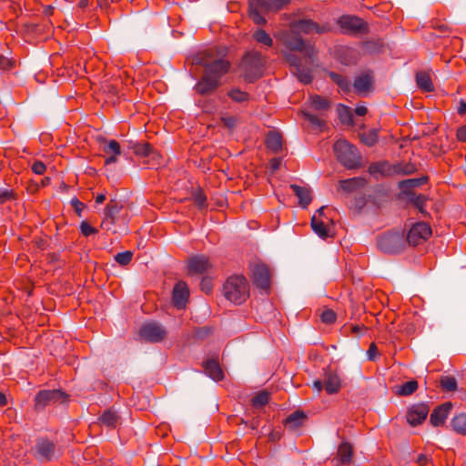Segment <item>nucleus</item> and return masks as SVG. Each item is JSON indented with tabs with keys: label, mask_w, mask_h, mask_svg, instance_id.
<instances>
[{
	"label": "nucleus",
	"mask_w": 466,
	"mask_h": 466,
	"mask_svg": "<svg viewBox=\"0 0 466 466\" xmlns=\"http://www.w3.org/2000/svg\"><path fill=\"white\" fill-rule=\"evenodd\" d=\"M223 295L228 300L237 305L242 304L249 296L247 279L238 275L229 277L223 285Z\"/></svg>",
	"instance_id": "obj_1"
},
{
	"label": "nucleus",
	"mask_w": 466,
	"mask_h": 466,
	"mask_svg": "<svg viewBox=\"0 0 466 466\" xmlns=\"http://www.w3.org/2000/svg\"><path fill=\"white\" fill-rule=\"evenodd\" d=\"M289 0H249V16L257 25H265L264 15L269 12H277L289 4Z\"/></svg>",
	"instance_id": "obj_2"
},
{
	"label": "nucleus",
	"mask_w": 466,
	"mask_h": 466,
	"mask_svg": "<svg viewBox=\"0 0 466 466\" xmlns=\"http://www.w3.org/2000/svg\"><path fill=\"white\" fill-rule=\"evenodd\" d=\"M264 64L265 59L260 53L256 51L246 53L240 64L245 80L248 83H252L261 77Z\"/></svg>",
	"instance_id": "obj_3"
},
{
	"label": "nucleus",
	"mask_w": 466,
	"mask_h": 466,
	"mask_svg": "<svg viewBox=\"0 0 466 466\" xmlns=\"http://www.w3.org/2000/svg\"><path fill=\"white\" fill-rule=\"evenodd\" d=\"M339 163L349 169L357 168L360 165V156L357 147L347 140H338L333 146Z\"/></svg>",
	"instance_id": "obj_4"
},
{
	"label": "nucleus",
	"mask_w": 466,
	"mask_h": 466,
	"mask_svg": "<svg viewBox=\"0 0 466 466\" xmlns=\"http://www.w3.org/2000/svg\"><path fill=\"white\" fill-rule=\"evenodd\" d=\"M197 64L204 67V74L218 80V82H220L222 76L226 75L230 68L229 61L224 58L209 61L208 52H205L197 58Z\"/></svg>",
	"instance_id": "obj_5"
},
{
	"label": "nucleus",
	"mask_w": 466,
	"mask_h": 466,
	"mask_svg": "<svg viewBox=\"0 0 466 466\" xmlns=\"http://www.w3.org/2000/svg\"><path fill=\"white\" fill-rule=\"evenodd\" d=\"M405 247L404 237L399 232H389L379 237L378 248L384 253L394 254Z\"/></svg>",
	"instance_id": "obj_6"
},
{
	"label": "nucleus",
	"mask_w": 466,
	"mask_h": 466,
	"mask_svg": "<svg viewBox=\"0 0 466 466\" xmlns=\"http://www.w3.org/2000/svg\"><path fill=\"white\" fill-rule=\"evenodd\" d=\"M67 395L60 390H40L35 398L36 410H44L46 406L66 401Z\"/></svg>",
	"instance_id": "obj_7"
},
{
	"label": "nucleus",
	"mask_w": 466,
	"mask_h": 466,
	"mask_svg": "<svg viewBox=\"0 0 466 466\" xmlns=\"http://www.w3.org/2000/svg\"><path fill=\"white\" fill-rule=\"evenodd\" d=\"M56 444L46 439L38 438L33 449L34 457L39 461H50L56 457Z\"/></svg>",
	"instance_id": "obj_8"
},
{
	"label": "nucleus",
	"mask_w": 466,
	"mask_h": 466,
	"mask_svg": "<svg viewBox=\"0 0 466 466\" xmlns=\"http://www.w3.org/2000/svg\"><path fill=\"white\" fill-rule=\"evenodd\" d=\"M431 228L425 222L415 223L407 234L406 241L412 246L425 242L431 236Z\"/></svg>",
	"instance_id": "obj_9"
},
{
	"label": "nucleus",
	"mask_w": 466,
	"mask_h": 466,
	"mask_svg": "<svg viewBox=\"0 0 466 466\" xmlns=\"http://www.w3.org/2000/svg\"><path fill=\"white\" fill-rule=\"evenodd\" d=\"M338 25L345 33L349 34L362 33L367 30V24L364 20L355 15H341L338 19Z\"/></svg>",
	"instance_id": "obj_10"
},
{
	"label": "nucleus",
	"mask_w": 466,
	"mask_h": 466,
	"mask_svg": "<svg viewBox=\"0 0 466 466\" xmlns=\"http://www.w3.org/2000/svg\"><path fill=\"white\" fill-rule=\"evenodd\" d=\"M290 28L291 32L294 34H322L329 30V25H319L310 19H300L299 21H295L291 24Z\"/></svg>",
	"instance_id": "obj_11"
},
{
	"label": "nucleus",
	"mask_w": 466,
	"mask_h": 466,
	"mask_svg": "<svg viewBox=\"0 0 466 466\" xmlns=\"http://www.w3.org/2000/svg\"><path fill=\"white\" fill-rule=\"evenodd\" d=\"M165 329L157 322L146 323L142 326L139 335L149 342H159L166 337Z\"/></svg>",
	"instance_id": "obj_12"
},
{
	"label": "nucleus",
	"mask_w": 466,
	"mask_h": 466,
	"mask_svg": "<svg viewBox=\"0 0 466 466\" xmlns=\"http://www.w3.org/2000/svg\"><path fill=\"white\" fill-rule=\"evenodd\" d=\"M122 208L123 206L119 202L111 199L104 209V218L100 225L101 228L107 231L111 230L116 222V216Z\"/></svg>",
	"instance_id": "obj_13"
},
{
	"label": "nucleus",
	"mask_w": 466,
	"mask_h": 466,
	"mask_svg": "<svg viewBox=\"0 0 466 466\" xmlns=\"http://www.w3.org/2000/svg\"><path fill=\"white\" fill-rule=\"evenodd\" d=\"M211 268V262L209 261L208 258L204 255L193 256L188 259L187 262L188 274L191 276L207 273Z\"/></svg>",
	"instance_id": "obj_14"
},
{
	"label": "nucleus",
	"mask_w": 466,
	"mask_h": 466,
	"mask_svg": "<svg viewBox=\"0 0 466 466\" xmlns=\"http://www.w3.org/2000/svg\"><path fill=\"white\" fill-rule=\"evenodd\" d=\"M429 411L430 408L427 404H413L409 408L406 414L408 423L413 427L422 423L427 418Z\"/></svg>",
	"instance_id": "obj_15"
},
{
	"label": "nucleus",
	"mask_w": 466,
	"mask_h": 466,
	"mask_svg": "<svg viewBox=\"0 0 466 466\" xmlns=\"http://www.w3.org/2000/svg\"><path fill=\"white\" fill-rule=\"evenodd\" d=\"M252 279L258 288L267 290L270 286V272L264 264H256L252 268Z\"/></svg>",
	"instance_id": "obj_16"
},
{
	"label": "nucleus",
	"mask_w": 466,
	"mask_h": 466,
	"mask_svg": "<svg viewBox=\"0 0 466 466\" xmlns=\"http://www.w3.org/2000/svg\"><path fill=\"white\" fill-rule=\"evenodd\" d=\"M353 87L358 95H366L374 88V76L371 71L362 72L356 76Z\"/></svg>",
	"instance_id": "obj_17"
},
{
	"label": "nucleus",
	"mask_w": 466,
	"mask_h": 466,
	"mask_svg": "<svg viewBox=\"0 0 466 466\" xmlns=\"http://www.w3.org/2000/svg\"><path fill=\"white\" fill-rule=\"evenodd\" d=\"M189 298V289L185 281H178L173 288L172 302L177 309H184Z\"/></svg>",
	"instance_id": "obj_18"
},
{
	"label": "nucleus",
	"mask_w": 466,
	"mask_h": 466,
	"mask_svg": "<svg viewBox=\"0 0 466 466\" xmlns=\"http://www.w3.org/2000/svg\"><path fill=\"white\" fill-rule=\"evenodd\" d=\"M221 85V82L212 78L203 73L200 79L195 86V90L201 96H208L213 94Z\"/></svg>",
	"instance_id": "obj_19"
},
{
	"label": "nucleus",
	"mask_w": 466,
	"mask_h": 466,
	"mask_svg": "<svg viewBox=\"0 0 466 466\" xmlns=\"http://www.w3.org/2000/svg\"><path fill=\"white\" fill-rule=\"evenodd\" d=\"M451 409L452 404L451 402H445L441 405L437 406L431 414V423L434 427L443 425Z\"/></svg>",
	"instance_id": "obj_20"
},
{
	"label": "nucleus",
	"mask_w": 466,
	"mask_h": 466,
	"mask_svg": "<svg viewBox=\"0 0 466 466\" xmlns=\"http://www.w3.org/2000/svg\"><path fill=\"white\" fill-rule=\"evenodd\" d=\"M353 456V448L347 442L343 441L339 444L337 455L333 458L332 461L336 466L348 465L351 462Z\"/></svg>",
	"instance_id": "obj_21"
},
{
	"label": "nucleus",
	"mask_w": 466,
	"mask_h": 466,
	"mask_svg": "<svg viewBox=\"0 0 466 466\" xmlns=\"http://www.w3.org/2000/svg\"><path fill=\"white\" fill-rule=\"evenodd\" d=\"M102 150L106 155L105 158L106 166L116 163L117 156L121 154V147L116 140H110L103 147Z\"/></svg>",
	"instance_id": "obj_22"
},
{
	"label": "nucleus",
	"mask_w": 466,
	"mask_h": 466,
	"mask_svg": "<svg viewBox=\"0 0 466 466\" xmlns=\"http://www.w3.org/2000/svg\"><path fill=\"white\" fill-rule=\"evenodd\" d=\"M341 387V380L339 375L332 371L328 370L325 372L324 389L328 394L337 393Z\"/></svg>",
	"instance_id": "obj_23"
},
{
	"label": "nucleus",
	"mask_w": 466,
	"mask_h": 466,
	"mask_svg": "<svg viewBox=\"0 0 466 466\" xmlns=\"http://www.w3.org/2000/svg\"><path fill=\"white\" fill-rule=\"evenodd\" d=\"M290 188L299 198L300 207L307 208L312 200V192L309 187L291 184Z\"/></svg>",
	"instance_id": "obj_24"
},
{
	"label": "nucleus",
	"mask_w": 466,
	"mask_h": 466,
	"mask_svg": "<svg viewBox=\"0 0 466 466\" xmlns=\"http://www.w3.org/2000/svg\"><path fill=\"white\" fill-rule=\"evenodd\" d=\"M203 366H204V369H205V372L212 380H214L216 381H219V380H223L224 372L221 370V368L219 366V363H218V361L217 360H214V359L208 360L204 363Z\"/></svg>",
	"instance_id": "obj_25"
},
{
	"label": "nucleus",
	"mask_w": 466,
	"mask_h": 466,
	"mask_svg": "<svg viewBox=\"0 0 466 466\" xmlns=\"http://www.w3.org/2000/svg\"><path fill=\"white\" fill-rule=\"evenodd\" d=\"M307 417L305 413L301 410H296L292 412L286 420H285V427L292 431L299 430L303 423L305 422Z\"/></svg>",
	"instance_id": "obj_26"
},
{
	"label": "nucleus",
	"mask_w": 466,
	"mask_h": 466,
	"mask_svg": "<svg viewBox=\"0 0 466 466\" xmlns=\"http://www.w3.org/2000/svg\"><path fill=\"white\" fill-rule=\"evenodd\" d=\"M416 84L418 87L423 92H432L434 85L431 80V76L429 71H419L415 75Z\"/></svg>",
	"instance_id": "obj_27"
},
{
	"label": "nucleus",
	"mask_w": 466,
	"mask_h": 466,
	"mask_svg": "<svg viewBox=\"0 0 466 466\" xmlns=\"http://www.w3.org/2000/svg\"><path fill=\"white\" fill-rule=\"evenodd\" d=\"M282 136L277 131H269L266 137V147L268 149L277 154L282 149Z\"/></svg>",
	"instance_id": "obj_28"
},
{
	"label": "nucleus",
	"mask_w": 466,
	"mask_h": 466,
	"mask_svg": "<svg viewBox=\"0 0 466 466\" xmlns=\"http://www.w3.org/2000/svg\"><path fill=\"white\" fill-rule=\"evenodd\" d=\"M134 153L142 157H150L155 159L156 157H161L157 152H156L149 143H137L133 146Z\"/></svg>",
	"instance_id": "obj_29"
},
{
	"label": "nucleus",
	"mask_w": 466,
	"mask_h": 466,
	"mask_svg": "<svg viewBox=\"0 0 466 466\" xmlns=\"http://www.w3.org/2000/svg\"><path fill=\"white\" fill-rule=\"evenodd\" d=\"M365 184L366 180L362 177H352L339 181L340 188L348 193L353 192L358 188L363 187Z\"/></svg>",
	"instance_id": "obj_30"
},
{
	"label": "nucleus",
	"mask_w": 466,
	"mask_h": 466,
	"mask_svg": "<svg viewBox=\"0 0 466 466\" xmlns=\"http://www.w3.org/2000/svg\"><path fill=\"white\" fill-rule=\"evenodd\" d=\"M393 168V165L387 161H382L370 164L369 171L370 174L379 173L383 176H392L394 175Z\"/></svg>",
	"instance_id": "obj_31"
},
{
	"label": "nucleus",
	"mask_w": 466,
	"mask_h": 466,
	"mask_svg": "<svg viewBox=\"0 0 466 466\" xmlns=\"http://www.w3.org/2000/svg\"><path fill=\"white\" fill-rule=\"evenodd\" d=\"M99 421L106 427L116 428L119 423V416L115 410L108 409L99 417Z\"/></svg>",
	"instance_id": "obj_32"
},
{
	"label": "nucleus",
	"mask_w": 466,
	"mask_h": 466,
	"mask_svg": "<svg viewBox=\"0 0 466 466\" xmlns=\"http://www.w3.org/2000/svg\"><path fill=\"white\" fill-rule=\"evenodd\" d=\"M452 430L461 435H466V413L461 412L454 416L451 421Z\"/></svg>",
	"instance_id": "obj_33"
},
{
	"label": "nucleus",
	"mask_w": 466,
	"mask_h": 466,
	"mask_svg": "<svg viewBox=\"0 0 466 466\" xmlns=\"http://www.w3.org/2000/svg\"><path fill=\"white\" fill-rule=\"evenodd\" d=\"M283 42L285 46L291 51H302L305 47L303 39L299 35H288Z\"/></svg>",
	"instance_id": "obj_34"
},
{
	"label": "nucleus",
	"mask_w": 466,
	"mask_h": 466,
	"mask_svg": "<svg viewBox=\"0 0 466 466\" xmlns=\"http://www.w3.org/2000/svg\"><path fill=\"white\" fill-rule=\"evenodd\" d=\"M360 141L367 147H371L376 145L379 138V129L371 128L368 131L359 134Z\"/></svg>",
	"instance_id": "obj_35"
},
{
	"label": "nucleus",
	"mask_w": 466,
	"mask_h": 466,
	"mask_svg": "<svg viewBox=\"0 0 466 466\" xmlns=\"http://www.w3.org/2000/svg\"><path fill=\"white\" fill-rule=\"evenodd\" d=\"M338 116L342 124L352 126L353 115L350 108L347 106L339 104L337 107Z\"/></svg>",
	"instance_id": "obj_36"
},
{
	"label": "nucleus",
	"mask_w": 466,
	"mask_h": 466,
	"mask_svg": "<svg viewBox=\"0 0 466 466\" xmlns=\"http://www.w3.org/2000/svg\"><path fill=\"white\" fill-rule=\"evenodd\" d=\"M311 228L313 231L321 238H326L329 235V230L324 221L313 215L311 218Z\"/></svg>",
	"instance_id": "obj_37"
},
{
	"label": "nucleus",
	"mask_w": 466,
	"mask_h": 466,
	"mask_svg": "<svg viewBox=\"0 0 466 466\" xmlns=\"http://www.w3.org/2000/svg\"><path fill=\"white\" fill-rule=\"evenodd\" d=\"M309 104L310 106L317 111H325L330 106L329 101L319 95L311 96L309 97Z\"/></svg>",
	"instance_id": "obj_38"
},
{
	"label": "nucleus",
	"mask_w": 466,
	"mask_h": 466,
	"mask_svg": "<svg viewBox=\"0 0 466 466\" xmlns=\"http://www.w3.org/2000/svg\"><path fill=\"white\" fill-rule=\"evenodd\" d=\"M393 166L394 175H411L417 170L415 164L411 162H400Z\"/></svg>",
	"instance_id": "obj_39"
},
{
	"label": "nucleus",
	"mask_w": 466,
	"mask_h": 466,
	"mask_svg": "<svg viewBox=\"0 0 466 466\" xmlns=\"http://www.w3.org/2000/svg\"><path fill=\"white\" fill-rule=\"evenodd\" d=\"M227 96L236 103H244L250 100V95L239 88H231L228 91Z\"/></svg>",
	"instance_id": "obj_40"
},
{
	"label": "nucleus",
	"mask_w": 466,
	"mask_h": 466,
	"mask_svg": "<svg viewBox=\"0 0 466 466\" xmlns=\"http://www.w3.org/2000/svg\"><path fill=\"white\" fill-rule=\"evenodd\" d=\"M329 77L343 92L348 93L350 91V81L346 76L335 72H330Z\"/></svg>",
	"instance_id": "obj_41"
},
{
	"label": "nucleus",
	"mask_w": 466,
	"mask_h": 466,
	"mask_svg": "<svg viewBox=\"0 0 466 466\" xmlns=\"http://www.w3.org/2000/svg\"><path fill=\"white\" fill-rule=\"evenodd\" d=\"M418 389V382L411 380L400 385L397 390V394L400 396H409L415 392Z\"/></svg>",
	"instance_id": "obj_42"
},
{
	"label": "nucleus",
	"mask_w": 466,
	"mask_h": 466,
	"mask_svg": "<svg viewBox=\"0 0 466 466\" xmlns=\"http://www.w3.org/2000/svg\"><path fill=\"white\" fill-rule=\"evenodd\" d=\"M303 117L308 120L316 129L322 130L326 125L325 120L321 119L319 116L311 114L308 111H301Z\"/></svg>",
	"instance_id": "obj_43"
},
{
	"label": "nucleus",
	"mask_w": 466,
	"mask_h": 466,
	"mask_svg": "<svg viewBox=\"0 0 466 466\" xmlns=\"http://www.w3.org/2000/svg\"><path fill=\"white\" fill-rule=\"evenodd\" d=\"M410 201L414 205V207H416L419 209V211L421 214H423V215L427 214L424 209V207H425V204L427 201V198L424 195H422V194L416 195L415 193L410 192Z\"/></svg>",
	"instance_id": "obj_44"
},
{
	"label": "nucleus",
	"mask_w": 466,
	"mask_h": 466,
	"mask_svg": "<svg viewBox=\"0 0 466 466\" xmlns=\"http://www.w3.org/2000/svg\"><path fill=\"white\" fill-rule=\"evenodd\" d=\"M440 385L443 391L451 392L457 390V380L452 376L441 377Z\"/></svg>",
	"instance_id": "obj_45"
},
{
	"label": "nucleus",
	"mask_w": 466,
	"mask_h": 466,
	"mask_svg": "<svg viewBox=\"0 0 466 466\" xmlns=\"http://www.w3.org/2000/svg\"><path fill=\"white\" fill-rule=\"evenodd\" d=\"M293 73L297 76L299 80L303 84H309L312 81L311 70L304 68L302 66L296 67Z\"/></svg>",
	"instance_id": "obj_46"
},
{
	"label": "nucleus",
	"mask_w": 466,
	"mask_h": 466,
	"mask_svg": "<svg viewBox=\"0 0 466 466\" xmlns=\"http://www.w3.org/2000/svg\"><path fill=\"white\" fill-rule=\"evenodd\" d=\"M253 38L262 45L272 46L273 40L270 35L263 29H258L253 33Z\"/></svg>",
	"instance_id": "obj_47"
},
{
	"label": "nucleus",
	"mask_w": 466,
	"mask_h": 466,
	"mask_svg": "<svg viewBox=\"0 0 466 466\" xmlns=\"http://www.w3.org/2000/svg\"><path fill=\"white\" fill-rule=\"evenodd\" d=\"M269 401V394L267 391L258 393L251 400V404L255 408H261L268 404Z\"/></svg>",
	"instance_id": "obj_48"
},
{
	"label": "nucleus",
	"mask_w": 466,
	"mask_h": 466,
	"mask_svg": "<svg viewBox=\"0 0 466 466\" xmlns=\"http://www.w3.org/2000/svg\"><path fill=\"white\" fill-rule=\"evenodd\" d=\"M428 180L427 177H422L419 178H409L402 180L399 183L400 188H406V187H419L424 183H426Z\"/></svg>",
	"instance_id": "obj_49"
},
{
	"label": "nucleus",
	"mask_w": 466,
	"mask_h": 466,
	"mask_svg": "<svg viewBox=\"0 0 466 466\" xmlns=\"http://www.w3.org/2000/svg\"><path fill=\"white\" fill-rule=\"evenodd\" d=\"M192 198H193L195 204L199 208H204L207 207V197L201 189H198V190L194 191Z\"/></svg>",
	"instance_id": "obj_50"
},
{
	"label": "nucleus",
	"mask_w": 466,
	"mask_h": 466,
	"mask_svg": "<svg viewBox=\"0 0 466 466\" xmlns=\"http://www.w3.org/2000/svg\"><path fill=\"white\" fill-rule=\"evenodd\" d=\"M132 257L131 251L119 252L115 256V260L121 266H127L130 263Z\"/></svg>",
	"instance_id": "obj_51"
},
{
	"label": "nucleus",
	"mask_w": 466,
	"mask_h": 466,
	"mask_svg": "<svg viewBox=\"0 0 466 466\" xmlns=\"http://www.w3.org/2000/svg\"><path fill=\"white\" fill-rule=\"evenodd\" d=\"M320 319L325 324H333L337 319V314L332 309H325L320 314Z\"/></svg>",
	"instance_id": "obj_52"
},
{
	"label": "nucleus",
	"mask_w": 466,
	"mask_h": 466,
	"mask_svg": "<svg viewBox=\"0 0 466 466\" xmlns=\"http://www.w3.org/2000/svg\"><path fill=\"white\" fill-rule=\"evenodd\" d=\"M15 198V193L13 189L0 188V205H3Z\"/></svg>",
	"instance_id": "obj_53"
},
{
	"label": "nucleus",
	"mask_w": 466,
	"mask_h": 466,
	"mask_svg": "<svg viewBox=\"0 0 466 466\" xmlns=\"http://www.w3.org/2000/svg\"><path fill=\"white\" fill-rule=\"evenodd\" d=\"M80 232L83 236L89 237L91 235L96 234L97 229L89 225L86 221H82L80 224Z\"/></svg>",
	"instance_id": "obj_54"
},
{
	"label": "nucleus",
	"mask_w": 466,
	"mask_h": 466,
	"mask_svg": "<svg viewBox=\"0 0 466 466\" xmlns=\"http://www.w3.org/2000/svg\"><path fill=\"white\" fill-rule=\"evenodd\" d=\"M212 288H213V285H212L211 279L207 278V277L202 278L201 282H200L201 290L204 291L205 293L208 294L211 292Z\"/></svg>",
	"instance_id": "obj_55"
},
{
	"label": "nucleus",
	"mask_w": 466,
	"mask_h": 466,
	"mask_svg": "<svg viewBox=\"0 0 466 466\" xmlns=\"http://www.w3.org/2000/svg\"><path fill=\"white\" fill-rule=\"evenodd\" d=\"M31 168L36 175H43L46 170V167L42 161H35Z\"/></svg>",
	"instance_id": "obj_56"
},
{
	"label": "nucleus",
	"mask_w": 466,
	"mask_h": 466,
	"mask_svg": "<svg viewBox=\"0 0 466 466\" xmlns=\"http://www.w3.org/2000/svg\"><path fill=\"white\" fill-rule=\"evenodd\" d=\"M286 59L289 63L290 66H292L293 71L296 69V67L301 66L300 59L295 55L288 54L286 56Z\"/></svg>",
	"instance_id": "obj_57"
},
{
	"label": "nucleus",
	"mask_w": 466,
	"mask_h": 466,
	"mask_svg": "<svg viewBox=\"0 0 466 466\" xmlns=\"http://www.w3.org/2000/svg\"><path fill=\"white\" fill-rule=\"evenodd\" d=\"M368 359L370 360H375L378 355V348L374 342H372L367 351Z\"/></svg>",
	"instance_id": "obj_58"
},
{
	"label": "nucleus",
	"mask_w": 466,
	"mask_h": 466,
	"mask_svg": "<svg viewBox=\"0 0 466 466\" xmlns=\"http://www.w3.org/2000/svg\"><path fill=\"white\" fill-rule=\"evenodd\" d=\"M71 205L75 208L77 215L81 216V212L85 208V204L79 201L77 198H73L71 200Z\"/></svg>",
	"instance_id": "obj_59"
},
{
	"label": "nucleus",
	"mask_w": 466,
	"mask_h": 466,
	"mask_svg": "<svg viewBox=\"0 0 466 466\" xmlns=\"http://www.w3.org/2000/svg\"><path fill=\"white\" fill-rule=\"evenodd\" d=\"M351 333H353L356 336H360L363 334L367 329L364 325H352L350 327Z\"/></svg>",
	"instance_id": "obj_60"
},
{
	"label": "nucleus",
	"mask_w": 466,
	"mask_h": 466,
	"mask_svg": "<svg viewBox=\"0 0 466 466\" xmlns=\"http://www.w3.org/2000/svg\"><path fill=\"white\" fill-rule=\"evenodd\" d=\"M12 66V64L8 58L0 55V70H6Z\"/></svg>",
	"instance_id": "obj_61"
},
{
	"label": "nucleus",
	"mask_w": 466,
	"mask_h": 466,
	"mask_svg": "<svg viewBox=\"0 0 466 466\" xmlns=\"http://www.w3.org/2000/svg\"><path fill=\"white\" fill-rule=\"evenodd\" d=\"M456 137L459 141L466 142V126H462L457 130Z\"/></svg>",
	"instance_id": "obj_62"
},
{
	"label": "nucleus",
	"mask_w": 466,
	"mask_h": 466,
	"mask_svg": "<svg viewBox=\"0 0 466 466\" xmlns=\"http://www.w3.org/2000/svg\"><path fill=\"white\" fill-rule=\"evenodd\" d=\"M221 121L224 123L225 126H227L229 128L234 127L236 125V119L233 116L222 117Z\"/></svg>",
	"instance_id": "obj_63"
},
{
	"label": "nucleus",
	"mask_w": 466,
	"mask_h": 466,
	"mask_svg": "<svg viewBox=\"0 0 466 466\" xmlns=\"http://www.w3.org/2000/svg\"><path fill=\"white\" fill-rule=\"evenodd\" d=\"M280 164H281V158H279V157L272 158L270 160V168H271V170L273 172L278 170L279 168V167H280Z\"/></svg>",
	"instance_id": "obj_64"
}]
</instances>
